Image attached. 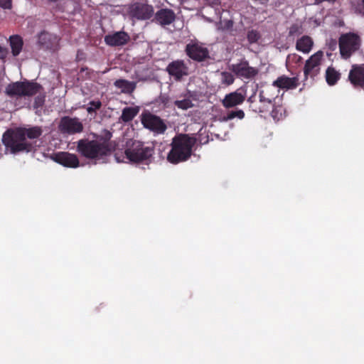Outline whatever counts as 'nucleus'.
Here are the masks:
<instances>
[{
	"mask_svg": "<svg viewBox=\"0 0 364 364\" xmlns=\"http://www.w3.org/2000/svg\"><path fill=\"white\" fill-rule=\"evenodd\" d=\"M159 100L161 103L163 104L164 107H169L171 106V99L168 95H161L159 97Z\"/></svg>",
	"mask_w": 364,
	"mask_h": 364,
	"instance_id": "38",
	"label": "nucleus"
},
{
	"mask_svg": "<svg viewBox=\"0 0 364 364\" xmlns=\"http://www.w3.org/2000/svg\"><path fill=\"white\" fill-rule=\"evenodd\" d=\"M235 77L234 75L229 72L223 71L220 73V82L225 85L229 86L234 83Z\"/></svg>",
	"mask_w": 364,
	"mask_h": 364,
	"instance_id": "29",
	"label": "nucleus"
},
{
	"mask_svg": "<svg viewBox=\"0 0 364 364\" xmlns=\"http://www.w3.org/2000/svg\"><path fill=\"white\" fill-rule=\"evenodd\" d=\"M132 16L139 20H148L154 15V7L146 4H136L131 10Z\"/></svg>",
	"mask_w": 364,
	"mask_h": 364,
	"instance_id": "15",
	"label": "nucleus"
},
{
	"mask_svg": "<svg viewBox=\"0 0 364 364\" xmlns=\"http://www.w3.org/2000/svg\"><path fill=\"white\" fill-rule=\"evenodd\" d=\"M141 122L144 128L156 134H163L167 129L166 124L160 117L149 112L141 114Z\"/></svg>",
	"mask_w": 364,
	"mask_h": 364,
	"instance_id": "6",
	"label": "nucleus"
},
{
	"mask_svg": "<svg viewBox=\"0 0 364 364\" xmlns=\"http://www.w3.org/2000/svg\"><path fill=\"white\" fill-rule=\"evenodd\" d=\"M0 6L4 9H10L11 6V0H0Z\"/></svg>",
	"mask_w": 364,
	"mask_h": 364,
	"instance_id": "39",
	"label": "nucleus"
},
{
	"mask_svg": "<svg viewBox=\"0 0 364 364\" xmlns=\"http://www.w3.org/2000/svg\"><path fill=\"white\" fill-rule=\"evenodd\" d=\"M185 50L190 58L197 62H202L209 58L208 48L197 43L187 44Z\"/></svg>",
	"mask_w": 364,
	"mask_h": 364,
	"instance_id": "12",
	"label": "nucleus"
},
{
	"mask_svg": "<svg viewBox=\"0 0 364 364\" xmlns=\"http://www.w3.org/2000/svg\"><path fill=\"white\" fill-rule=\"evenodd\" d=\"M230 69L237 77L245 80H252L259 73V70L250 66L246 60H242L237 63L231 65Z\"/></svg>",
	"mask_w": 364,
	"mask_h": 364,
	"instance_id": "9",
	"label": "nucleus"
},
{
	"mask_svg": "<svg viewBox=\"0 0 364 364\" xmlns=\"http://www.w3.org/2000/svg\"><path fill=\"white\" fill-rule=\"evenodd\" d=\"M179 98L181 99L176 100L173 102L178 109L187 110L194 107L193 101L196 100V98L193 97V94L191 91L187 90L185 93L181 94Z\"/></svg>",
	"mask_w": 364,
	"mask_h": 364,
	"instance_id": "20",
	"label": "nucleus"
},
{
	"mask_svg": "<svg viewBox=\"0 0 364 364\" xmlns=\"http://www.w3.org/2000/svg\"><path fill=\"white\" fill-rule=\"evenodd\" d=\"M176 18L175 13L170 9H161L155 14L153 21L165 26L171 24Z\"/></svg>",
	"mask_w": 364,
	"mask_h": 364,
	"instance_id": "16",
	"label": "nucleus"
},
{
	"mask_svg": "<svg viewBox=\"0 0 364 364\" xmlns=\"http://www.w3.org/2000/svg\"><path fill=\"white\" fill-rule=\"evenodd\" d=\"M9 44L11 48V53L14 56H18L23 48V41L18 35H14L9 37Z\"/></svg>",
	"mask_w": 364,
	"mask_h": 364,
	"instance_id": "25",
	"label": "nucleus"
},
{
	"mask_svg": "<svg viewBox=\"0 0 364 364\" xmlns=\"http://www.w3.org/2000/svg\"><path fill=\"white\" fill-rule=\"evenodd\" d=\"M18 128L16 129H9L4 134L2 141L6 149L12 154L26 151L30 152L33 149L31 143L28 142L26 139L23 138V134Z\"/></svg>",
	"mask_w": 364,
	"mask_h": 364,
	"instance_id": "5",
	"label": "nucleus"
},
{
	"mask_svg": "<svg viewBox=\"0 0 364 364\" xmlns=\"http://www.w3.org/2000/svg\"><path fill=\"white\" fill-rule=\"evenodd\" d=\"M124 154L132 163L149 164L154 154V147L146 146L140 141L130 140L127 142Z\"/></svg>",
	"mask_w": 364,
	"mask_h": 364,
	"instance_id": "4",
	"label": "nucleus"
},
{
	"mask_svg": "<svg viewBox=\"0 0 364 364\" xmlns=\"http://www.w3.org/2000/svg\"><path fill=\"white\" fill-rule=\"evenodd\" d=\"M38 44L41 48L45 50H55L58 49L59 38L58 37L47 31H42L38 35Z\"/></svg>",
	"mask_w": 364,
	"mask_h": 364,
	"instance_id": "14",
	"label": "nucleus"
},
{
	"mask_svg": "<svg viewBox=\"0 0 364 364\" xmlns=\"http://www.w3.org/2000/svg\"><path fill=\"white\" fill-rule=\"evenodd\" d=\"M272 107V110L271 112V116L274 120H279L282 117L283 112L284 111V108L282 106H275L274 103Z\"/></svg>",
	"mask_w": 364,
	"mask_h": 364,
	"instance_id": "31",
	"label": "nucleus"
},
{
	"mask_svg": "<svg viewBox=\"0 0 364 364\" xmlns=\"http://www.w3.org/2000/svg\"><path fill=\"white\" fill-rule=\"evenodd\" d=\"M259 102L262 104V107H265L267 108V111H268L269 107L274 103L270 99L267 98L266 97H259Z\"/></svg>",
	"mask_w": 364,
	"mask_h": 364,
	"instance_id": "36",
	"label": "nucleus"
},
{
	"mask_svg": "<svg viewBox=\"0 0 364 364\" xmlns=\"http://www.w3.org/2000/svg\"><path fill=\"white\" fill-rule=\"evenodd\" d=\"M250 108L255 112L257 113H262L267 112V108L265 107L257 106L255 102L254 104L250 105Z\"/></svg>",
	"mask_w": 364,
	"mask_h": 364,
	"instance_id": "37",
	"label": "nucleus"
},
{
	"mask_svg": "<svg viewBox=\"0 0 364 364\" xmlns=\"http://www.w3.org/2000/svg\"><path fill=\"white\" fill-rule=\"evenodd\" d=\"M247 102L250 103V105L254 104L255 102V95H251L248 99Z\"/></svg>",
	"mask_w": 364,
	"mask_h": 364,
	"instance_id": "43",
	"label": "nucleus"
},
{
	"mask_svg": "<svg viewBox=\"0 0 364 364\" xmlns=\"http://www.w3.org/2000/svg\"><path fill=\"white\" fill-rule=\"evenodd\" d=\"M181 1V3H183V2H185V1H187L188 0H179Z\"/></svg>",
	"mask_w": 364,
	"mask_h": 364,
	"instance_id": "45",
	"label": "nucleus"
},
{
	"mask_svg": "<svg viewBox=\"0 0 364 364\" xmlns=\"http://www.w3.org/2000/svg\"><path fill=\"white\" fill-rule=\"evenodd\" d=\"M59 129L63 134H75L83 131V124L77 117H63L60 119Z\"/></svg>",
	"mask_w": 364,
	"mask_h": 364,
	"instance_id": "10",
	"label": "nucleus"
},
{
	"mask_svg": "<svg viewBox=\"0 0 364 364\" xmlns=\"http://www.w3.org/2000/svg\"><path fill=\"white\" fill-rule=\"evenodd\" d=\"M114 85L120 89L121 92L125 94H132L136 87L135 82H131L124 79H118L115 80Z\"/></svg>",
	"mask_w": 364,
	"mask_h": 364,
	"instance_id": "24",
	"label": "nucleus"
},
{
	"mask_svg": "<svg viewBox=\"0 0 364 364\" xmlns=\"http://www.w3.org/2000/svg\"><path fill=\"white\" fill-rule=\"evenodd\" d=\"M323 58V52L318 50L306 60L304 67L305 80L314 78L321 71V65Z\"/></svg>",
	"mask_w": 364,
	"mask_h": 364,
	"instance_id": "8",
	"label": "nucleus"
},
{
	"mask_svg": "<svg viewBox=\"0 0 364 364\" xmlns=\"http://www.w3.org/2000/svg\"><path fill=\"white\" fill-rule=\"evenodd\" d=\"M304 32V28L301 23H294L289 28V36L295 37L299 36Z\"/></svg>",
	"mask_w": 364,
	"mask_h": 364,
	"instance_id": "30",
	"label": "nucleus"
},
{
	"mask_svg": "<svg viewBox=\"0 0 364 364\" xmlns=\"http://www.w3.org/2000/svg\"><path fill=\"white\" fill-rule=\"evenodd\" d=\"M302 60L303 58L296 53L289 54L287 58V63L288 64L299 65L302 63Z\"/></svg>",
	"mask_w": 364,
	"mask_h": 364,
	"instance_id": "32",
	"label": "nucleus"
},
{
	"mask_svg": "<svg viewBox=\"0 0 364 364\" xmlns=\"http://www.w3.org/2000/svg\"><path fill=\"white\" fill-rule=\"evenodd\" d=\"M89 105H90V106L87 108V111L88 113H90V114L92 112H95L96 110L99 109L102 106V103L100 100L90 101Z\"/></svg>",
	"mask_w": 364,
	"mask_h": 364,
	"instance_id": "35",
	"label": "nucleus"
},
{
	"mask_svg": "<svg viewBox=\"0 0 364 364\" xmlns=\"http://www.w3.org/2000/svg\"><path fill=\"white\" fill-rule=\"evenodd\" d=\"M130 40L129 34L124 31H117L105 36V42L110 46H122Z\"/></svg>",
	"mask_w": 364,
	"mask_h": 364,
	"instance_id": "17",
	"label": "nucleus"
},
{
	"mask_svg": "<svg viewBox=\"0 0 364 364\" xmlns=\"http://www.w3.org/2000/svg\"><path fill=\"white\" fill-rule=\"evenodd\" d=\"M259 33L256 30H251L247 32V38L250 44L257 43L260 38Z\"/></svg>",
	"mask_w": 364,
	"mask_h": 364,
	"instance_id": "33",
	"label": "nucleus"
},
{
	"mask_svg": "<svg viewBox=\"0 0 364 364\" xmlns=\"http://www.w3.org/2000/svg\"><path fill=\"white\" fill-rule=\"evenodd\" d=\"M314 45L313 40L309 36H303L297 40L296 48L297 50L304 53H309L312 49Z\"/></svg>",
	"mask_w": 364,
	"mask_h": 364,
	"instance_id": "23",
	"label": "nucleus"
},
{
	"mask_svg": "<svg viewBox=\"0 0 364 364\" xmlns=\"http://www.w3.org/2000/svg\"><path fill=\"white\" fill-rule=\"evenodd\" d=\"M243 119L245 117V112L242 109H238L236 111H231L228 113L226 119H232L234 118Z\"/></svg>",
	"mask_w": 364,
	"mask_h": 364,
	"instance_id": "34",
	"label": "nucleus"
},
{
	"mask_svg": "<svg viewBox=\"0 0 364 364\" xmlns=\"http://www.w3.org/2000/svg\"><path fill=\"white\" fill-rule=\"evenodd\" d=\"M105 140L104 141H106L107 143H108L107 141V140H109L111 139L112 133L109 131H107V130H105Z\"/></svg>",
	"mask_w": 364,
	"mask_h": 364,
	"instance_id": "42",
	"label": "nucleus"
},
{
	"mask_svg": "<svg viewBox=\"0 0 364 364\" xmlns=\"http://www.w3.org/2000/svg\"><path fill=\"white\" fill-rule=\"evenodd\" d=\"M341 77V74L333 67H328L326 70V80L328 85L332 86L337 83Z\"/></svg>",
	"mask_w": 364,
	"mask_h": 364,
	"instance_id": "28",
	"label": "nucleus"
},
{
	"mask_svg": "<svg viewBox=\"0 0 364 364\" xmlns=\"http://www.w3.org/2000/svg\"><path fill=\"white\" fill-rule=\"evenodd\" d=\"M23 134V138L28 137L31 139L38 138L42 134V129L40 127H33L31 128H18Z\"/></svg>",
	"mask_w": 364,
	"mask_h": 364,
	"instance_id": "27",
	"label": "nucleus"
},
{
	"mask_svg": "<svg viewBox=\"0 0 364 364\" xmlns=\"http://www.w3.org/2000/svg\"><path fill=\"white\" fill-rule=\"evenodd\" d=\"M348 80L355 88L364 90V64L353 65L348 74Z\"/></svg>",
	"mask_w": 364,
	"mask_h": 364,
	"instance_id": "13",
	"label": "nucleus"
},
{
	"mask_svg": "<svg viewBox=\"0 0 364 364\" xmlns=\"http://www.w3.org/2000/svg\"><path fill=\"white\" fill-rule=\"evenodd\" d=\"M359 46V36L353 33L343 34L339 38V48L341 56L347 59Z\"/></svg>",
	"mask_w": 364,
	"mask_h": 364,
	"instance_id": "7",
	"label": "nucleus"
},
{
	"mask_svg": "<svg viewBox=\"0 0 364 364\" xmlns=\"http://www.w3.org/2000/svg\"><path fill=\"white\" fill-rule=\"evenodd\" d=\"M77 151L87 159L100 160L111 154V148L106 141L82 139L77 142Z\"/></svg>",
	"mask_w": 364,
	"mask_h": 364,
	"instance_id": "3",
	"label": "nucleus"
},
{
	"mask_svg": "<svg viewBox=\"0 0 364 364\" xmlns=\"http://www.w3.org/2000/svg\"><path fill=\"white\" fill-rule=\"evenodd\" d=\"M205 1H208L210 4H218V0H205Z\"/></svg>",
	"mask_w": 364,
	"mask_h": 364,
	"instance_id": "44",
	"label": "nucleus"
},
{
	"mask_svg": "<svg viewBox=\"0 0 364 364\" xmlns=\"http://www.w3.org/2000/svg\"><path fill=\"white\" fill-rule=\"evenodd\" d=\"M274 82L277 88L286 90L295 89L299 85L297 77H289L286 75L279 77Z\"/></svg>",
	"mask_w": 364,
	"mask_h": 364,
	"instance_id": "21",
	"label": "nucleus"
},
{
	"mask_svg": "<svg viewBox=\"0 0 364 364\" xmlns=\"http://www.w3.org/2000/svg\"><path fill=\"white\" fill-rule=\"evenodd\" d=\"M324 1L328 2L330 4H334L336 0H314V4L318 5Z\"/></svg>",
	"mask_w": 364,
	"mask_h": 364,
	"instance_id": "41",
	"label": "nucleus"
},
{
	"mask_svg": "<svg viewBox=\"0 0 364 364\" xmlns=\"http://www.w3.org/2000/svg\"><path fill=\"white\" fill-rule=\"evenodd\" d=\"M138 107H127L122 109L120 119L124 122L132 121L139 113Z\"/></svg>",
	"mask_w": 364,
	"mask_h": 364,
	"instance_id": "26",
	"label": "nucleus"
},
{
	"mask_svg": "<svg viewBox=\"0 0 364 364\" xmlns=\"http://www.w3.org/2000/svg\"><path fill=\"white\" fill-rule=\"evenodd\" d=\"M196 142V139L188 134L176 135L172 139L171 149L168 154L167 160L173 164L187 161L192 154Z\"/></svg>",
	"mask_w": 364,
	"mask_h": 364,
	"instance_id": "2",
	"label": "nucleus"
},
{
	"mask_svg": "<svg viewBox=\"0 0 364 364\" xmlns=\"http://www.w3.org/2000/svg\"><path fill=\"white\" fill-rule=\"evenodd\" d=\"M7 50L0 46V59H4L7 55Z\"/></svg>",
	"mask_w": 364,
	"mask_h": 364,
	"instance_id": "40",
	"label": "nucleus"
},
{
	"mask_svg": "<svg viewBox=\"0 0 364 364\" xmlns=\"http://www.w3.org/2000/svg\"><path fill=\"white\" fill-rule=\"evenodd\" d=\"M57 163L69 168H77L79 166V159L75 154L68 152H60L55 154L54 158Z\"/></svg>",
	"mask_w": 364,
	"mask_h": 364,
	"instance_id": "18",
	"label": "nucleus"
},
{
	"mask_svg": "<svg viewBox=\"0 0 364 364\" xmlns=\"http://www.w3.org/2000/svg\"><path fill=\"white\" fill-rule=\"evenodd\" d=\"M245 100V95L238 90L227 94L222 100V104L225 108H232L241 105Z\"/></svg>",
	"mask_w": 364,
	"mask_h": 364,
	"instance_id": "19",
	"label": "nucleus"
},
{
	"mask_svg": "<svg viewBox=\"0 0 364 364\" xmlns=\"http://www.w3.org/2000/svg\"><path fill=\"white\" fill-rule=\"evenodd\" d=\"M166 71L173 77L175 81L180 82L183 77L188 75V68L182 60L171 62L166 67Z\"/></svg>",
	"mask_w": 364,
	"mask_h": 364,
	"instance_id": "11",
	"label": "nucleus"
},
{
	"mask_svg": "<svg viewBox=\"0 0 364 364\" xmlns=\"http://www.w3.org/2000/svg\"><path fill=\"white\" fill-rule=\"evenodd\" d=\"M362 1V4H363V8H364V0H361Z\"/></svg>",
	"mask_w": 364,
	"mask_h": 364,
	"instance_id": "47",
	"label": "nucleus"
},
{
	"mask_svg": "<svg viewBox=\"0 0 364 364\" xmlns=\"http://www.w3.org/2000/svg\"><path fill=\"white\" fill-rule=\"evenodd\" d=\"M43 86L33 80H25L9 83L5 88V94L10 98L31 97L38 94L34 99L33 107L41 108L45 103L46 95L41 93Z\"/></svg>",
	"mask_w": 364,
	"mask_h": 364,
	"instance_id": "1",
	"label": "nucleus"
},
{
	"mask_svg": "<svg viewBox=\"0 0 364 364\" xmlns=\"http://www.w3.org/2000/svg\"><path fill=\"white\" fill-rule=\"evenodd\" d=\"M50 1H53V2H55L57 1L58 0H49Z\"/></svg>",
	"mask_w": 364,
	"mask_h": 364,
	"instance_id": "46",
	"label": "nucleus"
},
{
	"mask_svg": "<svg viewBox=\"0 0 364 364\" xmlns=\"http://www.w3.org/2000/svg\"><path fill=\"white\" fill-rule=\"evenodd\" d=\"M279 93V89L273 82L272 85H264L262 87L259 91V97H267L270 99L272 102L275 103V100L278 97Z\"/></svg>",
	"mask_w": 364,
	"mask_h": 364,
	"instance_id": "22",
	"label": "nucleus"
}]
</instances>
